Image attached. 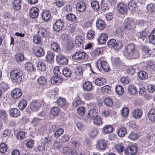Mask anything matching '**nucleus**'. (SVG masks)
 I'll use <instances>...</instances> for the list:
<instances>
[{
	"instance_id": "obj_37",
	"label": "nucleus",
	"mask_w": 155,
	"mask_h": 155,
	"mask_svg": "<svg viewBox=\"0 0 155 155\" xmlns=\"http://www.w3.org/2000/svg\"><path fill=\"white\" fill-rule=\"evenodd\" d=\"M91 7L95 11H98L100 8V5L98 2L93 1L91 3Z\"/></svg>"
},
{
	"instance_id": "obj_59",
	"label": "nucleus",
	"mask_w": 155,
	"mask_h": 155,
	"mask_svg": "<svg viewBox=\"0 0 155 155\" xmlns=\"http://www.w3.org/2000/svg\"><path fill=\"white\" fill-rule=\"evenodd\" d=\"M77 112L80 115H83L85 112V107H78L77 110Z\"/></svg>"
},
{
	"instance_id": "obj_15",
	"label": "nucleus",
	"mask_w": 155,
	"mask_h": 155,
	"mask_svg": "<svg viewBox=\"0 0 155 155\" xmlns=\"http://www.w3.org/2000/svg\"><path fill=\"white\" fill-rule=\"evenodd\" d=\"M143 55L144 56V58H147L151 54V51L145 45H142L141 47Z\"/></svg>"
},
{
	"instance_id": "obj_64",
	"label": "nucleus",
	"mask_w": 155,
	"mask_h": 155,
	"mask_svg": "<svg viewBox=\"0 0 155 155\" xmlns=\"http://www.w3.org/2000/svg\"><path fill=\"white\" fill-rule=\"evenodd\" d=\"M128 137L132 140H135L138 137V135L136 133L132 132L129 134Z\"/></svg>"
},
{
	"instance_id": "obj_17",
	"label": "nucleus",
	"mask_w": 155,
	"mask_h": 155,
	"mask_svg": "<svg viewBox=\"0 0 155 155\" xmlns=\"http://www.w3.org/2000/svg\"><path fill=\"white\" fill-rule=\"evenodd\" d=\"M38 36L37 39H41V38H46V32L45 28H40L38 31Z\"/></svg>"
},
{
	"instance_id": "obj_21",
	"label": "nucleus",
	"mask_w": 155,
	"mask_h": 155,
	"mask_svg": "<svg viewBox=\"0 0 155 155\" xmlns=\"http://www.w3.org/2000/svg\"><path fill=\"white\" fill-rule=\"evenodd\" d=\"M37 81L41 86L45 87L47 83V78L46 76H41L37 79Z\"/></svg>"
},
{
	"instance_id": "obj_33",
	"label": "nucleus",
	"mask_w": 155,
	"mask_h": 155,
	"mask_svg": "<svg viewBox=\"0 0 155 155\" xmlns=\"http://www.w3.org/2000/svg\"><path fill=\"white\" fill-rule=\"evenodd\" d=\"M133 115L135 118H140L142 115V111L139 109H136L133 110Z\"/></svg>"
},
{
	"instance_id": "obj_43",
	"label": "nucleus",
	"mask_w": 155,
	"mask_h": 155,
	"mask_svg": "<svg viewBox=\"0 0 155 155\" xmlns=\"http://www.w3.org/2000/svg\"><path fill=\"white\" fill-rule=\"evenodd\" d=\"M127 133V130L125 127H121L117 131L118 136L123 137H124Z\"/></svg>"
},
{
	"instance_id": "obj_57",
	"label": "nucleus",
	"mask_w": 155,
	"mask_h": 155,
	"mask_svg": "<svg viewBox=\"0 0 155 155\" xmlns=\"http://www.w3.org/2000/svg\"><path fill=\"white\" fill-rule=\"evenodd\" d=\"M15 58L17 62H21L24 60V56L22 54H18L15 55Z\"/></svg>"
},
{
	"instance_id": "obj_56",
	"label": "nucleus",
	"mask_w": 155,
	"mask_h": 155,
	"mask_svg": "<svg viewBox=\"0 0 155 155\" xmlns=\"http://www.w3.org/2000/svg\"><path fill=\"white\" fill-rule=\"evenodd\" d=\"M16 137L19 140H23L25 137V132L23 131H20L17 134Z\"/></svg>"
},
{
	"instance_id": "obj_30",
	"label": "nucleus",
	"mask_w": 155,
	"mask_h": 155,
	"mask_svg": "<svg viewBox=\"0 0 155 155\" xmlns=\"http://www.w3.org/2000/svg\"><path fill=\"white\" fill-rule=\"evenodd\" d=\"M67 19L71 22H75L77 21L76 16L73 13H68L66 15Z\"/></svg>"
},
{
	"instance_id": "obj_19",
	"label": "nucleus",
	"mask_w": 155,
	"mask_h": 155,
	"mask_svg": "<svg viewBox=\"0 0 155 155\" xmlns=\"http://www.w3.org/2000/svg\"><path fill=\"white\" fill-rule=\"evenodd\" d=\"M63 42L64 43L65 46L67 49L69 50L72 49L74 43L71 40V39H63Z\"/></svg>"
},
{
	"instance_id": "obj_32",
	"label": "nucleus",
	"mask_w": 155,
	"mask_h": 155,
	"mask_svg": "<svg viewBox=\"0 0 155 155\" xmlns=\"http://www.w3.org/2000/svg\"><path fill=\"white\" fill-rule=\"evenodd\" d=\"M97 146L99 149L104 150L105 149L106 146V144L104 140L101 139L99 140L97 142Z\"/></svg>"
},
{
	"instance_id": "obj_25",
	"label": "nucleus",
	"mask_w": 155,
	"mask_h": 155,
	"mask_svg": "<svg viewBox=\"0 0 155 155\" xmlns=\"http://www.w3.org/2000/svg\"><path fill=\"white\" fill-rule=\"evenodd\" d=\"M20 111L16 108H13L9 111L10 115L13 117H17L20 115Z\"/></svg>"
},
{
	"instance_id": "obj_51",
	"label": "nucleus",
	"mask_w": 155,
	"mask_h": 155,
	"mask_svg": "<svg viewBox=\"0 0 155 155\" xmlns=\"http://www.w3.org/2000/svg\"><path fill=\"white\" fill-rule=\"evenodd\" d=\"M147 10L149 12H154L155 10V4L153 3L149 4L147 6Z\"/></svg>"
},
{
	"instance_id": "obj_16",
	"label": "nucleus",
	"mask_w": 155,
	"mask_h": 155,
	"mask_svg": "<svg viewBox=\"0 0 155 155\" xmlns=\"http://www.w3.org/2000/svg\"><path fill=\"white\" fill-rule=\"evenodd\" d=\"M98 110L96 109H91L88 112V118L90 120H92L98 115Z\"/></svg>"
},
{
	"instance_id": "obj_62",
	"label": "nucleus",
	"mask_w": 155,
	"mask_h": 155,
	"mask_svg": "<svg viewBox=\"0 0 155 155\" xmlns=\"http://www.w3.org/2000/svg\"><path fill=\"white\" fill-rule=\"evenodd\" d=\"M139 34L140 36L139 38L141 39L142 38H147V37L149 36V35L148 33L145 31H142V32H140Z\"/></svg>"
},
{
	"instance_id": "obj_8",
	"label": "nucleus",
	"mask_w": 155,
	"mask_h": 155,
	"mask_svg": "<svg viewBox=\"0 0 155 155\" xmlns=\"http://www.w3.org/2000/svg\"><path fill=\"white\" fill-rule=\"evenodd\" d=\"M32 49L35 56L38 57H42L45 54L44 49L40 46H34Z\"/></svg>"
},
{
	"instance_id": "obj_2",
	"label": "nucleus",
	"mask_w": 155,
	"mask_h": 155,
	"mask_svg": "<svg viewBox=\"0 0 155 155\" xmlns=\"http://www.w3.org/2000/svg\"><path fill=\"white\" fill-rule=\"evenodd\" d=\"M10 75L12 81L18 84L20 83L23 78V72L19 69L13 70L11 72Z\"/></svg>"
},
{
	"instance_id": "obj_42",
	"label": "nucleus",
	"mask_w": 155,
	"mask_h": 155,
	"mask_svg": "<svg viewBox=\"0 0 155 155\" xmlns=\"http://www.w3.org/2000/svg\"><path fill=\"white\" fill-rule=\"evenodd\" d=\"M113 130V127L111 125H107L103 128V130L105 133L109 134L111 133Z\"/></svg>"
},
{
	"instance_id": "obj_52",
	"label": "nucleus",
	"mask_w": 155,
	"mask_h": 155,
	"mask_svg": "<svg viewBox=\"0 0 155 155\" xmlns=\"http://www.w3.org/2000/svg\"><path fill=\"white\" fill-rule=\"evenodd\" d=\"M64 132V130L62 128H60L58 129L54 133V137L56 138L59 137Z\"/></svg>"
},
{
	"instance_id": "obj_40",
	"label": "nucleus",
	"mask_w": 155,
	"mask_h": 155,
	"mask_svg": "<svg viewBox=\"0 0 155 155\" xmlns=\"http://www.w3.org/2000/svg\"><path fill=\"white\" fill-rule=\"evenodd\" d=\"M111 59L112 64L116 67L119 66L121 63V62L118 57L112 58Z\"/></svg>"
},
{
	"instance_id": "obj_53",
	"label": "nucleus",
	"mask_w": 155,
	"mask_h": 155,
	"mask_svg": "<svg viewBox=\"0 0 155 155\" xmlns=\"http://www.w3.org/2000/svg\"><path fill=\"white\" fill-rule=\"evenodd\" d=\"M51 48L54 51L58 52L59 50V46L56 42L52 41L51 44Z\"/></svg>"
},
{
	"instance_id": "obj_13",
	"label": "nucleus",
	"mask_w": 155,
	"mask_h": 155,
	"mask_svg": "<svg viewBox=\"0 0 155 155\" xmlns=\"http://www.w3.org/2000/svg\"><path fill=\"white\" fill-rule=\"evenodd\" d=\"M39 13L38 9L36 7L31 8L29 11L30 17L33 18L38 17Z\"/></svg>"
},
{
	"instance_id": "obj_26",
	"label": "nucleus",
	"mask_w": 155,
	"mask_h": 155,
	"mask_svg": "<svg viewBox=\"0 0 155 155\" xmlns=\"http://www.w3.org/2000/svg\"><path fill=\"white\" fill-rule=\"evenodd\" d=\"M54 53L51 51H48L45 57V59L48 62H51L54 60Z\"/></svg>"
},
{
	"instance_id": "obj_61",
	"label": "nucleus",
	"mask_w": 155,
	"mask_h": 155,
	"mask_svg": "<svg viewBox=\"0 0 155 155\" xmlns=\"http://www.w3.org/2000/svg\"><path fill=\"white\" fill-rule=\"evenodd\" d=\"M129 113V110L126 107H124L121 111L122 115L124 117H127Z\"/></svg>"
},
{
	"instance_id": "obj_3",
	"label": "nucleus",
	"mask_w": 155,
	"mask_h": 155,
	"mask_svg": "<svg viewBox=\"0 0 155 155\" xmlns=\"http://www.w3.org/2000/svg\"><path fill=\"white\" fill-rule=\"evenodd\" d=\"M96 65L97 68L99 70L108 72L110 69V67L108 63L105 61H102L100 59L97 61Z\"/></svg>"
},
{
	"instance_id": "obj_12",
	"label": "nucleus",
	"mask_w": 155,
	"mask_h": 155,
	"mask_svg": "<svg viewBox=\"0 0 155 155\" xmlns=\"http://www.w3.org/2000/svg\"><path fill=\"white\" fill-rule=\"evenodd\" d=\"M137 151V148L135 146H132L127 147L125 151V153L127 155H132Z\"/></svg>"
},
{
	"instance_id": "obj_4",
	"label": "nucleus",
	"mask_w": 155,
	"mask_h": 155,
	"mask_svg": "<svg viewBox=\"0 0 155 155\" xmlns=\"http://www.w3.org/2000/svg\"><path fill=\"white\" fill-rule=\"evenodd\" d=\"M41 107V104L38 101H31L29 104L27 111L29 113L31 111L36 112L38 111Z\"/></svg>"
},
{
	"instance_id": "obj_5",
	"label": "nucleus",
	"mask_w": 155,
	"mask_h": 155,
	"mask_svg": "<svg viewBox=\"0 0 155 155\" xmlns=\"http://www.w3.org/2000/svg\"><path fill=\"white\" fill-rule=\"evenodd\" d=\"M134 24V22L133 21L132 18H127L124 20V28L126 30L132 31L135 27Z\"/></svg>"
},
{
	"instance_id": "obj_31",
	"label": "nucleus",
	"mask_w": 155,
	"mask_h": 155,
	"mask_svg": "<svg viewBox=\"0 0 155 155\" xmlns=\"http://www.w3.org/2000/svg\"><path fill=\"white\" fill-rule=\"evenodd\" d=\"M138 75L139 78L141 80L147 79L148 77L147 73L144 71H140L138 73Z\"/></svg>"
},
{
	"instance_id": "obj_9",
	"label": "nucleus",
	"mask_w": 155,
	"mask_h": 155,
	"mask_svg": "<svg viewBox=\"0 0 155 155\" xmlns=\"http://www.w3.org/2000/svg\"><path fill=\"white\" fill-rule=\"evenodd\" d=\"M87 54L84 52L79 51L73 55V58L76 60H81L85 59Z\"/></svg>"
},
{
	"instance_id": "obj_7",
	"label": "nucleus",
	"mask_w": 155,
	"mask_h": 155,
	"mask_svg": "<svg viewBox=\"0 0 155 155\" xmlns=\"http://www.w3.org/2000/svg\"><path fill=\"white\" fill-rule=\"evenodd\" d=\"M117 11L120 13L124 14H127V5L122 2H120L117 5Z\"/></svg>"
},
{
	"instance_id": "obj_34",
	"label": "nucleus",
	"mask_w": 155,
	"mask_h": 155,
	"mask_svg": "<svg viewBox=\"0 0 155 155\" xmlns=\"http://www.w3.org/2000/svg\"><path fill=\"white\" fill-rule=\"evenodd\" d=\"M24 67L25 69L27 71L32 72L34 70V68L32 64L26 62L24 64Z\"/></svg>"
},
{
	"instance_id": "obj_63",
	"label": "nucleus",
	"mask_w": 155,
	"mask_h": 155,
	"mask_svg": "<svg viewBox=\"0 0 155 155\" xmlns=\"http://www.w3.org/2000/svg\"><path fill=\"white\" fill-rule=\"evenodd\" d=\"M104 102L107 106H111L113 104V101L109 97L106 98L104 100Z\"/></svg>"
},
{
	"instance_id": "obj_6",
	"label": "nucleus",
	"mask_w": 155,
	"mask_h": 155,
	"mask_svg": "<svg viewBox=\"0 0 155 155\" xmlns=\"http://www.w3.org/2000/svg\"><path fill=\"white\" fill-rule=\"evenodd\" d=\"M64 25V22L63 20H57L53 25V29L56 31L58 32L62 29Z\"/></svg>"
},
{
	"instance_id": "obj_29",
	"label": "nucleus",
	"mask_w": 155,
	"mask_h": 155,
	"mask_svg": "<svg viewBox=\"0 0 155 155\" xmlns=\"http://www.w3.org/2000/svg\"><path fill=\"white\" fill-rule=\"evenodd\" d=\"M92 88V84L89 81L85 82L83 85V89L84 91H89Z\"/></svg>"
},
{
	"instance_id": "obj_28",
	"label": "nucleus",
	"mask_w": 155,
	"mask_h": 155,
	"mask_svg": "<svg viewBox=\"0 0 155 155\" xmlns=\"http://www.w3.org/2000/svg\"><path fill=\"white\" fill-rule=\"evenodd\" d=\"M37 69L41 71H44L46 68V66L45 63L41 61H38L36 62Z\"/></svg>"
},
{
	"instance_id": "obj_20",
	"label": "nucleus",
	"mask_w": 155,
	"mask_h": 155,
	"mask_svg": "<svg viewBox=\"0 0 155 155\" xmlns=\"http://www.w3.org/2000/svg\"><path fill=\"white\" fill-rule=\"evenodd\" d=\"M96 25L97 28L100 30H103L106 26L104 21L101 19H97Z\"/></svg>"
},
{
	"instance_id": "obj_14",
	"label": "nucleus",
	"mask_w": 155,
	"mask_h": 155,
	"mask_svg": "<svg viewBox=\"0 0 155 155\" xmlns=\"http://www.w3.org/2000/svg\"><path fill=\"white\" fill-rule=\"evenodd\" d=\"M50 81L52 84L58 85L62 82L63 80L60 75H55L51 78Z\"/></svg>"
},
{
	"instance_id": "obj_35",
	"label": "nucleus",
	"mask_w": 155,
	"mask_h": 155,
	"mask_svg": "<svg viewBox=\"0 0 155 155\" xmlns=\"http://www.w3.org/2000/svg\"><path fill=\"white\" fill-rule=\"evenodd\" d=\"M128 90L130 93L132 94H135L137 91L136 87L132 84L128 86Z\"/></svg>"
},
{
	"instance_id": "obj_41",
	"label": "nucleus",
	"mask_w": 155,
	"mask_h": 155,
	"mask_svg": "<svg viewBox=\"0 0 155 155\" xmlns=\"http://www.w3.org/2000/svg\"><path fill=\"white\" fill-rule=\"evenodd\" d=\"M63 75L66 77H69L71 74V72L68 68H66L62 70Z\"/></svg>"
},
{
	"instance_id": "obj_10",
	"label": "nucleus",
	"mask_w": 155,
	"mask_h": 155,
	"mask_svg": "<svg viewBox=\"0 0 155 155\" xmlns=\"http://www.w3.org/2000/svg\"><path fill=\"white\" fill-rule=\"evenodd\" d=\"M22 93L19 89L15 88L13 89L11 92V96L14 99H17L21 96Z\"/></svg>"
},
{
	"instance_id": "obj_36",
	"label": "nucleus",
	"mask_w": 155,
	"mask_h": 155,
	"mask_svg": "<svg viewBox=\"0 0 155 155\" xmlns=\"http://www.w3.org/2000/svg\"><path fill=\"white\" fill-rule=\"evenodd\" d=\"M115 148L118 153L122 152L124 150V144L123 143H121L116 144L115 145Z\"/></svg>"
},
{
	"instance_id": "obj_47",
	"label": "nucleus",
	"mask_w": 155,
	"mask_h": 155,
	"mask_svg": "<svg viewBox=\"0 0 155 155\" xmlns=\"http://www.w3.org/2000/svg\"><path fill=\"white\" fill-rule=\"evenodd\" d=\"M27 102L25 100H22L20 101L18 104L19 108L21 110H23L26 106Z\"/></svg>"
},
{
	"instance_id": "obj_39",
	"label": "nucleus",
	"mask_w": 155,
	"mask_h": 155,
	"mask_svg": "<svg viewBox=\"0 0 155 155\" xmlns=\"http://www.w3.org/2000/svg\"><path fill=\"white\" fill-rule=\"evenodd\" d=\"M94 123L97 126H99L102 124V119L98 115L92 119Z\"/></svg>"
},
{
	"instance_id": "obj_11",
	"label": "nucleus",
	"mask_w": 155,
	"mask_h": 155,
	"mask_svg": "<svg viewBox=\"0 0 155 155\" xmlns=\"http://www.w3.org/2000/svg\"><path fill=\"white\" fill-rule=\"evenodd\" d=\"M76 9L79 12H83L86 9V6L85 3L82 1L78 2L76 5Z\"/></svg>"
},
{
	"instance_id": "obj_45",
	"label": "nucleus",
	"mask_w": 155,
	"mask_h": 155,
	"mask_svg": "<svg viewBox=\"0 0 155 155\" xmlns=\"http://www.w3.org/2000/svg\"><path fill=\"white\" fill-rule=\"evenodd\" d=\"M137 7L136 4L134 0L131 1L128 3V8L130 10H134Z\"/></svg>"
},
{
	"instance_id": "obj_48",
	"label": "nucleus",
	"mask_w": 155,
	"mask_h": 155,
	"mask_svg": "<svg viewBox=\"0 0 155 155\" xmlns=\"http://www.w3.org/2000/svg\"><path fill=\"white\" fill-rule=\"evenodd\" d=\"M59 109L58 107L52 108L50 110L51 114L53 116H56L59 113Z\"/></svg>"
},
{
	"instance_id": "obj_23",
	"label": "nucleus",
	"mask_w": 155,
	"mask_h": 155,
	"mask_svg": "<svg viewBox=\"0 0 155 155\" xmlns=\"http://www.w3.org/2000/svg\"><path fill=\"white\" fill-rule=\"evenodd\" d=\"M42 19L45 21H48L51 17V14L49 11L45 10L42 14Z\"/></svg>"
},
{
	"instance_id": "obj_27",
	"label": "nucleus",
	"mask_w": 155,
	"mask_h": 155,
	"mask_svg": "<svg viewBox=\"0 0 155 155\" xmlns=\"http://www.w3.org/2000/svg\"><path fill=\"white\" fill-rule=\"evenodd\" d=\"M148 116L150 120L152 122L155 121V109H151L148 113Z\"/></svg>"
},
{
	"instance_id": "obj_58",
	"label": "nucleus",
	"mask_w": 155,
	"mask_h": 155,
	"mask_svg": "<svg viewBox=\"0 0 155 155\" xmlns=\"http://www.w3.org/2000/svg\"><path fill=\"white\" fill-rule=\"evenodd\" d=\"M70 136L68 134H64L61 138V140L64 143L67 142L69 140Z\"/></svg>"
},
{
	"instance_id": "obj_49",
	"label": "nucleus",
	"mask_w": 155,
	"mask_h": 155,
	"mask_svg": "<svg viewBox=\"0 0 155 155\" xmlns=\"http://www.w3.org/2000/svg\"><path fill=\"white\" fill-rule=\"evenodd\" d=\"M66 103V101L65 99L62 97H60L57 100V103L59 106L61 107H63L65 105Z\"/></svg>"
},
{
	"instance_id": "obj_60",
	"label": "nucleus",
	"mask_w": 155,
	"mask_h": 155,
	"mask_svg": "<svg viewBox=\"0 0 155 155\" xmlns=\"http://www.w3.org/2000/svg\"><path fill=\"white\" fill-rule=\"evenodd\" d=\"M62 146V143L59 141H55L53 144V147L54 149H59Z\"/></svg>"
},
{
	"instance_id": "obj_1",
	"label": "nucleus",
	"mask_w": 155,
	"mask_h": 155,
	"mask_svg": "<svg viewBox=\"0 0 155 155\" xmlns=\"http://www.w3.org/2000/svg\"><path fill=\"white\" fill-rule=\"evenodd\" d=\"M124 51L125 54L129 59H136L139 57L140 54L133 44H128L125 46Z\"/></svg>"
},
{
	"instance_id": "obj_24",
	"label": "nucleus",
	"mask_w": 155,
	"mask_h": 155,
	"mask_svg": "<svg viewBox=\"0 0 155 155\" xmlns=\"http://www.w3.org/2000/svg\"><path fill=\"white\" fill-rule=\"evenodd\" d=\"M51 136L43 133L41 136V142L45 143H49L51 140Z\"/></svg>"
},
{
	"instance_id": "obj_22",
	"label": "nucleus",
	"mask_w": 155,
	"mask_h": 155,
	"mask_svg": "<svg viewBox=\"0 0 155 155\" xmlns=\"http://www.w3.org/2000/svg\"><path fill=\"white\" fill-rule=\"evenodd\" d=\"M94 83L96 85L99 86H101L106 84V81L104 78H98L95 80Z\"/></svg>"
},
{
	"instance_id": "obj_44",
	"label": "nucleus",
	"mask_w": 155,
	"mask_h": 155,
	"mask_svg": "<svg viewBox=\"0 0 155 155\" xmlns=\"http://www.w3.org/2000/svg\"><path fill=\"white\" fill-rule=\"evenodd\" d=\"M111 90L110 86L106 85L101 88V92L104 94H107L110 92Z\"/></svg>"
},
{
	"instance_id": "obj_38",
	"label": "nucleus",
	"mask_w": 155,
	"mask_h": 155,
	"mask_svg": "<svg viewBox=\"0 0 155 155\" xmlns=\"http://www.w3.org/2000/svg\"><path fill=\"white\" fill-rule=\"evenodd\" d=\"M107 44L110 48L115 47L116 48H117L118 45L115 39H109L107 42Z\"/></svg>"
},
{
	"instance_id": "obj_55",
	"label": "nucleus",
	"mask_w": 155,
	"mask_h": 155,
	"mask_svg": "<svg viewBox=\"0 0 155 155\" xmlns=\"http://www.w3.org/2000/svg\"><path fill=\"white\" fill-rule=\"evenodd\" d=\"M63 152L65 155L71 154L72 152V150L70 148L68 147H65L63 148Z\"/></svg>"
},
{
	"instance_id": "obj_46",
	"label": "nucleus",
	"mask_w": 155,
	"mask_h": 155,
	"mask_svg": "<svg viewBox=\"0 0 155 155\" xmlns=\"http://www.w3.org/2000/svg\"><path fill=\"white\" fill-rule=\"evenodd\" d=\"M115 90L116 92L119 95L123 94L124 92V88L120 85H117L116 87Z\"/></svg>"
},
{
	"instance_id": "obj_50",
	"label": "nucleus",
	"mask_w": 155,
	"mask_h": 155,
	"mask_svg": "<svg viewBox=\"0 0 155 155\" xmlns=\"http://www.w3.org/2000/svg\"><path fill=\"white\" fill-rule=\"evenodd\" d=\"M7 145L4 143L0 144V152L2 153L5 152L7 150Z\"/></svg>"
},
{
	"instance_id": "obj_54",
	"label": "nucleus",
	"mask_w": 155,
	"mask_h": 155,
	"mask_svg": "<svg viewBox=\"0 0 155 155\" xmlns=\"http://www.w3.org/2000/svg\"><path fill=\"white\" fill-rule=\"evenodd\" d=\"M98 131L97 128H95L92 129L89 133V135L92 137H95L97 134Z\"/></svg>"
},
{
	"instance_id": "obj_18",
	"label": "nucleus",
	"mask_w": 155,
	"mask_h": 155,
	"mask_svg": "<svg viewBox=\"0 0 155 155\" xmlns=\"http://www.w3.org/2000/svg\"><path fill=\"white\" fill-rule=\"evenodd\" d=\"M22 0H14L12 4L13 8L15 10H19L21 6Z\"/></svg>"
}]
</instances>
